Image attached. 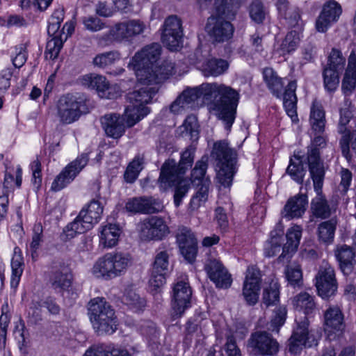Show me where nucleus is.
Listing matches in <instances>:
<instances>
[{
	"label": "nucleus",
	"mask_w": 356,
	"mask_h": 356,
	"mask_svg": "<svg viewBox=\"0 0 356 356\" xmlns=\"http://www.w3.org/2000/svg\"><path fill=\"white\" fill-rule=\"evenodd\" d=\"M175 73V65L170 60H163L161 64L158 63L149 70V74L147 76V80L141 81L142 83H148L158 86L159 83L168 79L170 76Z\"/></svg>",
	"instance_id": "obj_35"
},
{
	"label": "nucleus",
	"mask_w": 356,
	"mask_h": 356,
	"mask_svg": "<svg viewBox=\"0 0 356 356\" xmlns=\"http://www.w3.org/2000/svg\"><path fill=\"white\" fill-rule=\"evenodd\" d=\"M307 204V196L303 194L289 198L284 207L283 217L289 220L301 217L306 211Z\"/></svg>",
	"instance_id": "obj_34"
},
{
	"label": "nucleus",
	"mask_w": 356,
	"mask_h": 356,
	"mask_svg": "<svg viewBox=\"0 0 356 356\" xmlns=\"http://www.w3.org/2000/svg\"><path fill=\"white\" fill-rule=\"evenodd\" d=\"M145 24L139 19H130L116 24L111 29V33L118 42L130 41L134 37L143 33Z\"/></svg>",
	"instance_id": "obj_29"
},
{
	"label": "nucleus",
	"mask_w": 356,
	"mask_h": 356,
	"mask_svg": "<svg viewBox=\"0 0 356 356\" xmlns=\"http://www.w3.org/2000/svg\"><path fill=\"white\" fill-rule=\"evenodd\" d=\"M120 59V54L118 51H110L97 54L93 58V64L100 68H105L113 65Z\"/></svg>",
	"instance_id": "obj_59"
},
{
	"label": "nucleus",
	"mask_w": 356,
	"mask_h": 356,
	"mask_svg": "<svg viewBox=\"0 0 356 356\" xmlns=\"http://www.w3.org/2000/svg\"><path fill=\"white\" fill-rule=\"evenodd\" d=\"M95 187L97 191L90 202L86 204L80 211L81 215H83L87 220L91 221L94 225L100 220L104 210L103 206L99 202L101 198L99 193L100 186L99 184H96Z\"/></svg>",
	"instance_id": "obj_37"
},
{
	"label": "nucleus",
	"mask_w": 356,
	"mask_h": 356,
	"mask_svg": "<svg viewBox=\"0 0 356 356\" xmlns=\"http://www.w3.org/2000/svg\"><path fill=\"white\" fill-rule=\"evenodd\" d=\"M325 139L321 136L314 137L311 145L307 147V161L310 176L318 175H325V171L323 162L321 159L320 148L325 145Z\"/></svg>",
	"instance_id": "obj_28"
},
{
	"label": "nucleus",
	"mask_w": 356,
	"mask_h": 356,
	"mask_svg": "<svg viewBox=\"0 0 356 356\" xmlns=\"http://www.w3.org/2000/svg\"><path fill=\"white\" fill-rule=\"evenodd\" d=\"M302 236V228L300 226L295 225L288 229L286 238V243L282 248V252L278 257L280 262L284 261L286 259H289L292 254L295 252L298 247Z\"/></svg>",
	"instance_id": "obj_36"
},
{
	"label": "nucleus",
	"mask_w": 356,
	"mask_h": 356,
	"mask_svg": "<svg viewBox=\"0 0 356 356\" xmlns=\"http://www.w3.org/2000/svg\"><path fill=\"white\" fill-rule=\"evenodd\" d=\"M168 265L169 254L164 247H159L156 250L152 275L149 281L150 286L154 290H157L165 283Z\"/></svg>",
	"instance_id": "obj_24"
},
{
	"label": "nucleus",
	"mask_w": 356,
	"mask_h": 356,
	"mask_svg": "<svg viewBox=\"0 0 356 356\" xmlns=\"http://www.w3.org/2000/svg\"><path fill=\"white\" fill-rule=\"evenodd\" d=\"M181 21L175 15L167 17L163 24L161 41L170 51H177L182 46Z\"/></svg>",
	"instance_id": "obj_18"
},
{
	"label": "nucleus",
	"mask_w": 356,
	"mask_h": 356,
	"mask_svg": "<svg viewBox=\"0 0 356 356\" xmlns=\"http://www.w3.org/2000/svg\"><path fill=\"white\" fill-rule=\"evenodd\" d=\"M261 282L260 270L255 266H248L243 286V296L248 305H254L257 303Z\"/></svg>",
	"instance_id": "obj_23"
},
{
	"label": "nucleus",
	"mask_w": 356,
	"mask_h": 356,
	"mask_svg": "<svg viewBox=\"0 0 356 356\" xmlns=\"http://www.w3.org/2000/svg\"><path fill=\"white\" fill-rule=\"evenodd\" d=\"M24 258L19 248L15 247L14 254L11 260L12 274L10 286L15 289L18 286L24 270Z\"/></svg>",
	"instance_id": "obj_42"
},
{
	"label": "nucleus",
	"mask_w": 356,
	"mask_h": 356,
	"mask_svg": "<svg viewBox=\"0 0 356 356\" xmlns=\"http://www.w3.org/2000/svg\"><path fill=\"white\" fill-rule=\"evenodd\" d=\"M192 291L188 282L177 281L172 288L171 317L174 321L181 318L185 311L191 307Z\"/></svg>",
	"instance_id": "obj_16"
},
{
	"label": "nucleus",
	"mask_w": 356,
	"mask_h": 356,
	"mask_svg": "<svg viewBox=\"0 0 356 356\" xmlns=\"http://www.w3.org/2000/svg\"><path fill=\"white\" fill-rule=\"evenodd\" d=\"M218 15L208 19L206 30L209 35L216 42H224L230 40L234 27L230 22L235 18L236 12L229 6H221L217 9Z\"/></svg>",
	"instance_id": "obj_10"
},
{
	"label": "nucleus",
	"mask_w": 356,
	"mask_h": 356,
	"mask_svg": "<svg viewBox=\"0 0 356 356\" xmlns=\"http://www.w3.org/2000/svg\"><path fill=\"white\" fill-rule=\"evenodd\" d=\"M342 13L341 5L334 0L325 2L316 22L318 32L325 33L334 23H336Z\"/></svg>",
	"instance_id": "obj_27"
},
{
	"label": "nucleus",
	"mask_w": 356,
	"mask_h": 356,
	"mask_svg": "<svg viewBox=\"0 0 356 356\" xmlns=\"http://www.w3.org/2000/svg\"><path fill=\"white\" fill-rule=\"evenodd\" d=\"M176 242L181 255L189 263H193L197 253V241L191 229L184 226L179 227Z\"/></svg>",
	"instance_id": "obj_26"
},
{
	"label": "nucleus",
	"mask_w": 356,
	"mask_h": 356,
	"mask_svg": "<svg viewBox=\"0 0 356 356\" xmlns=\"http://www.w3.org/2000/svg\"><path fill=\"white\" fill-rule=\"evenodd\" d=\"M286 174L296 183L302 184L307 174V168L301 151H294L293 154L290 156Z\"/></svg>",
	"instance_id": "obj_31"
},
{
	"label": "nucleus",
	"mask_w": 356,
	"mask_h": 356,
	"mask_svg": "<svg viewBox=\"0 0 356 356\" xmlns=\"http://www.w3.org/2000/svg\"><path fill=\"white\" fill-rule=\"evenodd\" d=\"M137 81L134 90L127 94L129 105L127 106L124 112L127 127H132L149 113L150 109L146 105L159 90L158 86L142 83L138 79Z\"/></svg>",
	"instance_id": "obj_4"
},
{
	"label": "nucleus",
	"mask_w": 356,
	"mask_h": 356,
	"mask_svg": "<svg viewBox=\"0 0 356 356\" xmlns=\"http://www.w3.org/2000/svg\"><path fill=\"white\" fill-rule=\"evenodd\" d=\"M323 77L325 89L330 92H334L339 84V70L331 67H325L323 72Z\"/></svg>",
	"instance_id": "obj_55"
},
{
	"label": "nucleus",
	"mask_w": 356,
	"mask_h": 356,
	"mask_svg": "<svg viewBox=\"0 0 356 356\" xmlns=\"http://www.w3.org/2000/svg\"><path fill=\"white\" fill-rule=\"evenodd\" d=\"M196 148L191 145L180 153L178 163L173 159H167L161 168L159 180L166 187L183 177L194 163Z\"/></svg>",
	"instance_id": "obj_7"
},
{
	"label": "nucleus",
	"mask_w": 356,
	"mask_h": 356,
	"mask_svg": "<svg viewBox=\"0 0 356 356\" xmlns=\"http://www.w3.org/2000/svg\"><path fill=\"white\" fill-rule=\"evenodd\" d=\"M262 78L270 93L276 98L282 99L283 106L291 120L298 121V97L296 93L298 87L297 80L296 79L289 80L284 88L286 78L278 76L277 72L272 67H264L262 70Z\"/></svg>",
	"instance_id": "obj_3"
},
{
	"label": "nucleus",
	"mask_w": 356,
	"mask_h": 356,
	"mask_svg": "<svg viewBox=\"0 0 356 356\" xmlns=\"http://www.w3.org/2000/svg\"><path fill=\"white\" fill-rule=\"evenodd\" d=\"M64 41L62 37L56 36L49 39L46 45V57L51 60L56 59L63 47Z\"/></svg>",
	"instance_id": "obj_60"
},
{
	"label": "nucleus",
	"mask_w": 356,
	"mask_h": 356,
	"mask_svg": "<svg viewBox=\"0 0 356 356\" xmlns=\"http://www.w3.org/2000/svg\"><path fill=\"white\" fill-rule=\"evenodd\" d=\"M355 249L347 245H341L337 248L335 255L344 275H349L352 272L355 263Z\"/></svg>",
	"instance_id": "obj_38"
},
{
	"label": "nucleus",
	"mask_w": 356,
	"mask_h": 356,
	"mask_svg": "<svg viewBox=\"0 0 356 356\" xmlns=\"http://www.w3.org/2000/svg\"><path fill=\"white\" fill-rule=\"evenodd\" d=\"M315 286L318 295L323 299L334 296L337 290L338 283L334 268L323 262L315 276Z\"/></svg>",
	"instance_id": "obj_15"
},
{
	"label": "nucleus",
	"mask_w": 356,
	"mask_h": 356,
	"mask_svg": "<svg viewBox=\"0 0 356 356\" xmlns=\"http://www.w3.org/2000/svg\"><path fill=\"white\" fill-rule=\"evenodd\" d=\"M285 278L288 285L293 288H300L303 284L302 271L298 264H291L284 269Z\"/></svg>",
	"instance_id": "obj_49"
},
{
	"label": "nucleus",
	"mask_w": 356,
	"mask_h": 356,
	"mask_svg": "<svg viewBox=\"0 0 356 356\" xmlns=\"http://www.w3.org/2000/svg\"><path fill=\"white\" fill-rule=\"evenodd\" d=\"M63 19V8H58L55 10L48 22L47 33L49 37H62V29L60 30V27Z\"/></svg>",
	"instance_id": "obj_51"
},
{
	"label": "nucleus",
	"mask_w": 356,
	"mask_h": 356,
	"mask_svg": "<svg viewBox=\"0 0 356 356\" xmlns=\"http://www.w3.org/2000/svg\"><path fill=\"white\" fill-rule=\"evenodd\" d=\"M250 19L257 24H261L268 14V9L261 0H252L248 7Z\"/></svg>",
	"instance_id": "obj_54"
},
{
	"label": "nucleus",
	"mask_w": 356,
	"mask_h": 356,
	"mask_svg": "<svg viewBox=\"0 0 356 356\" xmlns=\"http://www.w3.org/2000/svg\"><path fill=\"white\" fill-rule=\"evenodd\" d=\"M207 168L208 157L203 156L195 163L194 168L191 170L192 182L197 181V184L200 185L197 193L193 196L190 202V207L193 210L199 208L208 199L211 181L208 177H205Z\"/></svg>",
	"instance_id": "obj_12"
},
{
	"label": "nucleus",
	"mask_w": 356,
	"mask_h": 356,
	"mask_svg": "<svg viewBox=\"0 0 356 356\" xmlns=\"http://www.w3.org/2000/svg\"><path fill=\"white\" fill-rule=\"evenodd\" d=\"M161 47L159 43H152L138 51L129 63V67L135 71L136 78L140 81L147 80L149 70L154 68L161 56Z\"/></svg>",
	"instance_id": "obj_11"
},
{
	"label": "nucleus",
	"mask_w": 356,
	"mask_h": 356,
	"mask_svg": "<svg viewBox=\"0 0 356 356\" xmlns=\"http://www.w3.org/2000/svg\"><path fill=\"white\" fill-rule=\"evenodd\" d=\"M90 320L99 334H112L118 329V319L114 309L104 298H95L89 302Z\"/></svg>",
	"instance_id": "obj_6"
},
{
	"label": "nucleus",
	"mask_w": 356,
	"mask_h": 356,
	"mask_svg": "<svg viewBox=\"0 0 356 356\" xmlns=\"http://www.w3.org/2000/svg\"><path fill=\"white\" fill-rule=\"evenodd\" d=\"M228 67L229 64L225 60L211 58L206 63L204 72L206 76H218L223 74Z\"/></svg>",
	"instance_id": "obj_53"
},
{
	"label": "nucleus",
	"mask_w": 356,
	"mask_h": 356,
	"mask_svg": "<svg viewBox=\"0 0 356 356\" xmlns=\"http://www.w3.org/2000/svg\"><path fill=\"white\" fill-rule=\"evenodd\" d=\"M159 182L160 187L165 190L174 186H176L174 195V203L176 207H179L181 202L182 198L186 195V193L188 191L190 186L188 181L186 179L184 176L179 181L166 187L163 186L161 182L159 180Z\"/></svg>",
	"instance_id": "obj_58"
},
{
	"label": "nucleus",
	"mask_w": 356,
	"mask_h": 356,
	"mask_svg": "<svg viewBox=\"0 0 356 356\" xmlns=\"http://www.w3.org/2000/svg\"><path fill=\"white\" fill-rule=\"evenodd\" d=\"M204 270L216 288L227 289L231 286L232 275L219 259H208L204 265Z\"/></svg>",
	"instance_id": "obj_21"
},
{
	"label": "nucleus",
	"mask_w": 356,
	"mask_h": 356,
	"mask_svg": "<svg viewBox=\"0 0 356 356\" xmlns=\"http://www.w3.org/2000/svg\"><path fill=\"white\" fill-rule=\"evenodd\" d=\"M121 229L116 224L102 225L99 235V244L104 248H111L118 244Z\"/></svg>",
	"instance_id": "obj_40"
},
{
	"label": "nucleus",
	"mask_w": 356,
	"mask_h": 356,
	"mask_svg": "<svg viewBox=\"0 0 356 356\" xmlns=\"http://www.w3.org/2000/svg\"><path fill=\"white\" fill-rule=\"evenodd\" d=\"M145 163L144 154H137L129 163L124 174V178L127 183H134L143 170Z\"/></svg>",
	"instance_id": "obj_43"
},
{
	"label": "nucleus",
	"mask_w": 356,
	"mask_h": 356,
	"mask_svg": "<svg viewBox=\"0 0 356 356\" xmlns=\"http://www.w3.org/2000/svg\"><path fill=\"white\" fill-rule=\"evenodd\" d=\"M94 225L91 221L86 219L81 213L79 212L76 218L69 223L63 230V239L70 240L74 238L76 234H81L90 230Z\"/></svg>",
	"instance_id": "obj_39"
},
{
	"label": "nucleus",
	"mask_w": 356,
	"mask_h": 356,
	"mask_svg": "<svg viewBox=\"0 0 356 356\" xmlns=\"http://www.w3.org/2000/svg\"><path fill=\"white\" fill-rule=\"evenodd\" d=\"M292 303L296 310L303 312L305 314L302 319L296 320L297 327L289 339V351L298 355L303 348L317 345L316 336L312 330H309V321L307 317V314L314 311L316 303L314 297L307 292H301L296 295L293 298Z\"/></svg>",
	"instance_id": "obj_2"
},
{
	"label": "nucleus",
	"mask_w": 356,
	"mask_h": 356,
	"mask_svg": "<svg viewBox=\"0 0 356 356\" xmlns=\"http://www.w3.org/2000/svg\"><path fill=\"white\" fill-rule=\"evenodd\" d=\"M182 127L184 129L182 132H186V134L191 137V139L195 140L198 138L199 126L197 123V119L195 115H188L184 120Z\"/></svg>",
	"instance_id": "obj_63"
},
{
	"label": "nucleus",
	"mask_w": 356,
	"mask_h": 356,
	"mask_svg": "<svg viewBox=\"0 0 356 356\" xmlns=\"http://www.w3.org/2000/svg\"><path fill=\"white\" fill-rule=\"evenodd\" d=\"M247 346L250 353L254 356H273L278 353L280 348L277 340L265 331L252 333Z\"/></svg>",
	"instance_id": "obj_14"
},
{
	"label": "nucleus",
	"mask_w": 356,
	"mask_h": 356,
	"mask_svg": "<svg viewBox=\"0 0 356 356\" xmlns=\"http://www.w3.org/2000/svg\"><path fill=\"white\" fill-rule=\"evenodd\" d=\"M131 263L129 254L113 252L99 258L92 267V274L97 277L111 280L125 273Z\"/></svg>",
	"instance_id": "obj_9"
},
{
	"label": "nucleus",
	"mask_w": 356,
	"mask_h": 356,
	"mask_svg": "<svg viewBox=\"0 0 356 356\" xmlns=\"http://www.w3.org/2000/svg\"><path fill=\"white\" fill-rule=\"evenodd\" d=\"M211 158L215 160L218 168L217 178L224 187H230L235 174L236 151L231 148L227 140H218L213 143Z\"/></svg>",
	"instance_id": "obj_5"
},
{
	"label": "nucleus",
	"mask_w": 356,
	"mask_h": 356,
	"mask_svg": "<svg viewBox=\"0 0 356 356\" xmlns=\"http://www.w3.org/2000/svg\"><path fill=\"white\" fill-rule=\"evenodd\" d=\"M9 306L8 300H6L1 306V315L0 316V350L6 347L7 329L10 321Z\"/></svg>",
	"instance_id": "obj_56"
},
{
	"label": "nucleus",
	"mask_w": 356,
	"mask_h": 356,
	"mask_svg": "<svg viewBox=\"0 0 356 356\" xmlns=\"http://www.w3.org/2000/svg\"><path fill=\"white\" fill-rule=\"evenodd\" d=\"M88 112L86 96L81 92L63 95L56 104V115L63 124H72Z\"/></svg>",
	"instance_id": "obj_8"
},
{
	"label": "nucleus",
	"mask_w": 356,
	"mask_h": 356,
	"mask_svg": "<svg viewBox=\"0 0 356 356\" xmlns=\"http://www.w3.org/2000/svg\"><path fill=\"white\" fill-rule=\"evenodd\" d=\"M169 233L165 221L159 216L146 218L140 224L139 236L143 241H161Z\"/></svg>",
	"instance_id": "obj_17"
},
{
	"label": "nucleus",
	"mask_w": 356,
	"mask_h": 356,
	"mask_svg": "<svg viewBox=\"0 0 356 356\" xmlns=\"http://www.w3.org/2000/svg\"><path fill=\"white\" fill-rule=\"evenodd\" d=\"M346 324L344 314L337 305L330 306L324 313V330L327 337L332 340L341 334Z\"/></svg>",
	"instance_id": "obj_25"
},
{
	"label": "nucleus",
	"mask_w": 356,
	"mask_h": 356,
	"mask_svg": "<svg viewBox=\"0 0 356 356\" xmlns=\"http://www.w3.org/2000/svg\"><path fill=\"white\" fill-rule=\"evenodd\" d=\"M287 310L285 306H280L273 312V314L270 321V327L273 331L278 332L286 318Z\"/></svg>",
	"instance_id": "obj_64"
},
{
	"label": "nucleus",
	"mask_w": 356,
	"mask_h": 356,
	"mask_svg": "<svg viewBox=\"0 0 356 356\" xmlns=\"http://www.w3.org/2000/svg\"><path fill=\"white\" fill-rule=\"evenodd\" d=\"M300 41V33L297 31H289L283 39L276 51L280 56H284L294 52Z\"/></svg>",
	"instance_id": "obj_45"
},
{
	"label": "nucleus",
	"mask_w": 356,
	"mask_h": 356,
	"mask_svg": "<svg viewBox=\"0 0 356 356\" xmlns=\"http://www.w3.org/2000/svg\"><path fill=\"white\" fill-rule=\"evenodd\" d=\"M88 157L86 154H81L74 161L70 163L54 179L51 190L58 192L70 184L87 165Z\"/></svg>",
	"instance_id": "obj_20"
},
{
	"label": "nucleus",
	"mask_w": 356,
	"mask_h": 356,
	"mask_svg": "<svg viewBox=\"0 0 356 356\" xmlns=\"http://www.w3.org/2000/svg\"><path fill=\"white\" fill-rule=\"evenodd\" d=\"M279 18L284 19L289 27H295L300 20V9L291 5L289 0H275Z\"/></svg>",
	"instance_id": "obj_32"
},
{
	"label": "nucleus",
	"mask_w": 356,
	"mask_h": 356,
	"mask_svg": "<svg viewBox=\"0 0 356 356\" xmlns=\"http://www.w3.org/2000/svg\"><path fill=\"white\" fill-rule=\"evenodd\" d=\"M179 97L186 108L191 109L196 107L197 102L202 97L206 99L212 97L213 99L208 105L210 111L222 120L225 129L229 130L236 118L240 95L230 86L213 83L187 88Z\"/></svg>",
	"instance_id": "obj_1"
},
{
	"label": "nucleus",
	"mask_w": 356,
	"mask_h": 356,
	"mask_svg": "<svg viewBox=\"0 0 356 356\" xmlns=\"http://www.w3.org/2000/svg\"><path fill=\"white\" fill-rule=\"evenodd\" d=\"M125 119L119 114L110 113L102 119V127L106 134L114 139L121 138L125 133Z\"/></svg>",
	"instance_id": "obj_30"
},
{
	"label": "nucleus",
	"mask_w": 356,
	"mask_h": 356,
	"mask_svg": "<svg viewBox=\"0 0 356 356\" xmlns=\"http://www.w3.org/2000/svg\"><path fill=\"white\" fill-rule=\"evenodd\" d=\"M309 122L312 129L322 134L325 127V113L321 103L316 99L312 101L310 108Z\"/></svg>",
	"instance_id": "obj_41"
},
{
	"label": "nucleus",
	"mask_w": 356,
	"mask_h": 356,
	"mask_svg": "<svg viewBox=\"0 0 356 356\" xmlns=\"http://www.w3.org/2000/svg\"><path fill=\"white\" fill-rule=\"evenodd\" d=\"M351 102L348 98L345 97L343 106L339 108V119L337 123V130L341 136L350 132L348 125L353 115L351 110Z\"/></svg>",
	"instance_id": "obj_46"
},
{
	"label": "nucleus",
	"mask_w": 356,
	"mask_h": 356,
	"mask_svg": "<svg viewBox=\"0 0 356 356\" xmlns=\"http://www.w3.org/2000/svg\"><path fill=\"white\" fill-rule=\"evenodd\" d=\"M337 229V220L335 219H330L321 222L317 227V236L321 243L327 245L333 242L335 231Z\"/></svg>",
	"instance_id": "obj_47"
},
{
	"label": "nucleus",
	"mask_w": 356,
	"mask_h": 356,
	"mask_svg": "<svg viewBox=\"0 0 356 356\" xmlns=\"http://www.w3.org/2000/svg\"><path fill=\"white\" fill-rule=\"evenodd\" d=\"M313 181L314 188L316 193L310 204V221L314 219L327 220L329 219L335 209L330 204L328 200L323 194L322 188L324 183L325 175L310 176Z\"/></svg>",
	"instance_id": "obj_13"
},
{
	"label": "nucleus",
	"mask_w": 356,
	"mask_h": 356,
	"mask_svg": "<svg viewBox=\"0 0 356 356\" xmlns=\"http://www.w3.org/2000/svg\"><path fill=\"white\" fill-rule=\"evenodd\" d=\"M339 146L343 156L348 161H350L352 159L350 148L356 153V130L342 136L339 140Z\"/></svg>",
	"instance_id": "obj_52"
},
{
	"label": "nucleus",
	"mask_w": 356,
	"mask_h": 356,
	"mask_svg": "<svg viewBox=\"0 0 356 356\" xmlns=\"http://www.w3.org/2000/svg\"><path fill=\"white\" fill-rule=\"evenodd\" d=\"M73 275L70 268L63 262H55L49 273L48 283L58 293L68 291L72 286Z\"/></svg>",
	"instance_id": "obj_19"
},
{
	"label": "nucleus",
	"mask_w": 356,
	"mask_h": 356,
	"mask_svg": "<svg viewBox=\"0 0 356 356\" xmlns=\"http://www.w3.org/2000/svg\"><path fill=\"white\" fill-rule=\"evenodd\" d=\"M123 302L135 312H140L145 306V302L138 294L133 291L126 293L123 297Z\"/></svg>",
	"instance_id": "obj_62"
},
{
	"label": "nucleus",
	"mask_w": 356,
	"mask_h": 356,
	"mask_svg": "<svg viewBox=\"0 0 356 356\" xmlns=\"http://www.w3.org/2000/svg\"><path fill=\"white\" fill-rule=\"evenodd\" d=\"M282 231L273 230L270 232V238L264 245V255L266 257L275 256L281 250Z\"/></svg>",
	"instance_id": "obj_50"
},
{
	"label": "nucleus",
	"mask_w": 356,
	"mask_h": 356,
	"mask_svg": "<svg viewBox=\"0 0 356 356\" xmlns=\"http://www.w3.org/2000/svg\"><path fill=\"white\" fill-rule=\"evenodd\" d=\"M280 288L278 282L272 280L268 286L264 289L262 305L266 307L276 305L280 301Z\"/></svg>",
	"instance_id": "obj_48"
},
{
	"label": "nucleus",
	"mask_w": 356,
	"mask_h": 356,
	"mask_svg": "<svg viewBox=\"0 0 356 356\" xmlns=\"http://www.w3.org/2000/svg\"><path fill=\"white\" fill-rule=\"evenodd\" d=\"M92 346L95 349L94 351L97 356H131L126 349L115 347L113 345L99 343Z\"/></svg>",
	"instance_id": "obj_57"
},
{
	"label": "nucleus",
	"mask_w": 356,
	"mask_h": 356,
	"mask_svg": "<svg viewBox=\"0 0 356 356\" xmlns=\"http://www.w3.org/2000/svg\"><path fill=\"white\" fill-rule=\"evenodd\" d=\"M356 87V47H355L348 58V65L341 83L343 95H350Z\"/></svg>",
	"instance_id": "obj_33"
},
{
	"label": "nucleus",
	"mask_w": 356,
	"mask_h": 356,
	"mask_svg": "<svg viewBox=\"0 0 356 356\" xmlns=\"http://www.w3.org/2000/svg\"><path fill=\"white\" fill-rule=\"evenodd\" d=\"M26 49V43H21L14 47L12 52V62L15 67L20 68L25 64L28 57Z\"/></svg>",
	"instance_id": "obj_61"
},
{
	"label": "nucleus",
	"mask_w": 356,
	"mask_h": 356,
	"mask_svg": "<svg viewBox=\"0 0 356 356\" xmlns=\"http://www.w3.org/2000/svg\"><path fill=\"white\" fill-rule=\"evenodd\" d=\"M163 208L161 202L152 197H135L129 198L124 211L130 215L152 214L159 213Z\"/></svg>",
	"instance_id": "obj_22"
},
{
	"label": "nucleus",
	"mask_w": 356,
	"mask_h": 356,
	"mask_svg": "<svg viewBox=\"0 0 356 356\" xmlns=\"http://www.w3.org/2000/svg\"><path fill=\"white\" fill-rule=\"evenodd\" d=\"M108 82L105 76L95 73L85 74L80 78V83L82 86L95 90L99 96L104 95L103 91Z\"/></svg>",
	"instance_id": "obj_44"
}]
</instances>
